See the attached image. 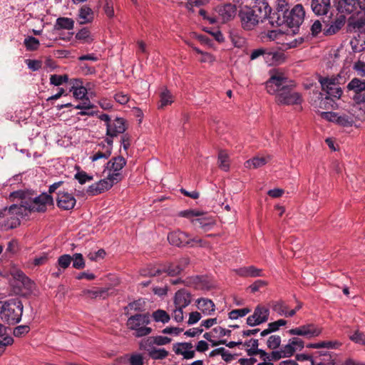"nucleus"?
<instances>
[{
	"instance_id": "nucleus-1",
	"label": "nucleus",
	"mask_w": 365,
	"mask_h": 365,
	"mask_svg": "<svg viewBox=\"0 0 365 365\" xmlns=\"http://www.w3.org/2000/svg\"><path fill=\"white\" fill-rule=\"evenodd\" d=\"M295 84L282 73L274 71L266 82V89L271 95H276L279 104L298 105L302 103V96L293 91Z\"/></svg>"
},
{
	"instance_id": "nucleus-2",
	"label": "nucleus",
	"mask_w": 365,
	"mask_h": 365,
	"mask_svg": "<svg viewBox=\"0 0 365 365\" xmlns=\"http://www.w3.org/2000/svg\"><path fill=\"white\" fill-rule=\"evenodd\" d=\"M305 11L302 4H297L290 9L286 0H277L275 10L269 16V24L272 27L286 25L292 29L294 34L304 21Z\"/></svg>"
},
{
	"instance_id": "nucleus-3",
	"label": "nucleus",
	"mask_w": 365,
	"mask_h": 365,
	"mask_svg": "<svg viewBox=\"0 0 365 365\" xmlns=\"http://www.w3.org/2000/svg\"><path fill=\"white\" fill-rule=\"evenodd\" d=\"M272 8L264 0H258L252 7L245 6L240 9L238 16L241 26L245 31L254 30L259 23L265 20L269 21Z\"/></svg>"
},
{
	"instance_id": "nucleus-4",
	"label": "nucleus",
	"mask_w": 365,
	"mask_h": 365,
	"mask_svg": "<svg viewBox=\"0 0 365 365\" xmlns=\"http://www.w3.org/2000/svg\"><path fill=\"white\" fill-rule=\"evenodd\" d=\"M23 309V304L18 298L3 302L0 310L1 319L9 324H16L21 319Z\"/></svg>"
},
{
	"instance_id": "nucleus-5",
	"label": "nucleus",
	"mask_w": 365,
	"mask_h": 365,
	"mask_svg": "<svg viewBox=\"0 0 365 365\" xmlns=\"http://www.w3.org/2000/svg\"><path fill=\"white\" fill-rule=\"evenodd\" d=\"M98 118L105 123L106 128L105 140L110 139L113 144V138L123 134L127 130L126 120L123 118L115 116L112 118L106 113L98 115Z\"/></svg>"
},
{
	"instance_id": "nucleus-6",
	"label": "nucleus",
	"mask_w": 365,
	"mask_h": 365,
	"mask_svg": "<svg viewBox=\"0 0 365 365\" xmlns=\"http://www.w3.org/2000/svg\"><path fill=\"white\" fill-rule=\"evenodd\" d=\"M150 323L149 314H136L130 317L126 322L128 329L133 331L135 337H143L149 335L153 329L148 325Z\"/></svg>"
},
{
	"instance_id": "nucleus-7",
	"label": "nucleus",
	"mask_w": 365,
	"mask_h": 365,
	"mask_svg": "<svg viewBox=\"0 0 365 365\" xmlns=\"http://www.w3.org/2000/svg\"><path fill=\"white\" fill-rule=\"evenodd\" d=\"M168 240L171 245L178 247H193V243L198 244L200 247H205L206 244L201 239L193 237L188 233L180 230L170 232L168 235Z\"/></svg>"
},
{
	"instance_id": "nucleus-8",
	"label": "nucleus",
	"mask_w": 365,
	"mask_h": 365,
	"mask_svg": "<svg viewBox=\"0 0 365 365\" xmlns=\"http://www.w3.org/2000/svg\"><path fill=\"white\" fill-rule=\"evenodd\" d=\"M340 76H322L318 77V81L321 85L322 91L326 94V96L334 98H340L343 91L339 86Z\"/></svg>"
},
{
	"instance_id": "nucleus-9",
	"label": "nucleus",
	"mask_w": 365,
	"mask_h": 365,
	"mask_svg": "<svg viewBox=\"0 0 365 365\" xmlns=\"http://www.w3.org/2000/svg\"><path fill=\"white\" fill-rule=\"evenodd\" d=\"M23 203L22 207H24L29 212H44L48 205L53 204V199L49 194L43 192L33 200L25 201Z\"/></svg>"
},
{
	"instance_id": "nucleus-10",
	"label": "nucleus",
	"mask_w": 365,
	"mask_h": 365,
	"mask_svg": "<svg viewBox=\"0 0 365 365\" xmlns=\"http://www.w3.org/2000/svg\"><path fill=\"white\" fill-rule=\"evenodd\" d=\"M337 11L341 15L358 14L365 11V1L359 0H334Z\"/></svg>"
},
{
	"instance_id": "nucleus-11",
	"label": "nucleus",
	"mask_w": 365,
	"mask_h": 365,
	"mask_svg": "<svg viewBox=\"0 0 365 365\" xmlns=\"http://www.w3.org/2000/svg\"><path fill=\"white\" fill-rule=\"evenodd\" d=\"M126 165L125 159L121 156H117L111 158L107 163V168L109 170V179L114 182H118L123 179L120 170Z\"/></svg>"
},
{
	"instance_id": "nucleus-12",
	"label": "nucleus",
	"mask_w": 365,
	"mask_h": 365,
	"mask_svg": "<svg viewBox=\"0 0 365 365\" xmlns=\"http://www.w3.org/2000/svg\"><path fill=\"white\" fill-rule=\"evenodd\" d=\"M56 205L63 210H70L74 208L76 200L74 196L65 190H59L57 192Z\"/></svg>"
},
{
	"instance_id": "nucleus-13",
	"label": "nucleus",
	"mask_w": 365,
	"mask_h": 365,
	"mask_svg": "<svg viewBox=\"0 0 365 365\" xmlns=\"http://www.w3.org/2000/svg\"><path fill=\"white\" fill-rule=\"evenodd\" d=\"M115 183L117 182L110 180L109 176L108 175L107 178L101 180L90 185L87 188V193L91 196L98 195L109 190Z\"/></svg>"
},
{
	"instance_id": "nucleus-14",
	"label": "nucleus",
	"mask_w": 365,
	"mask_h": 365,
	"mask_svg": "<svg viewBox=\"0 0 365 365\" xmlns=\"http://www.w3.org/2000/svg\"><path fill=\"white\" fill-rule=\"evenodd\" d=\"M219 19L222 23H226L234 19L237 13V7L232 4L220 5L216 8Z\"/></svg>"
},
{
	"instance_id": "nucleus-15",
	"label": "nucleus",
	"mask_w": 365,
	"mask_h": 365,
	"mask_svg": "<svg viewBox=\"0 0 365 365\" xmlns=\"http://www.w3.org/2000/svg\"><path fill=\"white\" fill-rule=\"evenodd\" d=\"M346 17L344 15L337 16L334 21L329 24H325L323 29L324 34L331 36L337 33L344 25Z\"/></svg>"
},
{
	"instance_id": "nucleus-16",
	"label": "nucleus",
	"mask_w": 365,
	"mask_h": 365,
	"mask_svg": "<svg viewBox=\"0 0 365 365\" xmlns=\"http://www.w3.org/2000/svg\"><path fill=\"white\" fill-rule=\"evenodd\" d=\"M346 88L349 91H352L354 92L355 95L354 96V100L357 103H362L356 99V97L363 95L364 93H365V80L354 78L347 84Z\"/></svg>"
},
{
	"instance_id": "nucleus-17",
	"label": "nucleus",
	"mask_w": 365,
	"mask_h": 365,
	"mask_svg": "<svg viewBox=\"0 0 365 365\" xmlns=\"http://www.w3.org/2000/svg\"><path fill=\"white\" fill-rule=\"evenodd\" d=\"M311 6L316 15H326L331 9V0H312Z\"/></svg>"
},
{
	"instance_id": "nucleus-18",
	"label": "nucleus",
	"mask_w": 365,
	"mask_h": 365,
	"mask_svg": "<svg viewBox=\"0 0 365 365\" xmlns=\"http://www.w3.org/2000/svg\"><path fill=\"white\" fill-rule=\"evenodd\" d=\"M191 302V294L185 289L178 290L174 298L175 307L185 308Z\"/></svg>"
},
{
	"instance_id": "nucleus-19",
	"label": "nucleus",
	"mask_w": 365,
	"mask_h": 365,
	"mask_svg": "<svg viewBox=\"0 0 365 365\" xmlns=\"http://www.w3.org/2000/svg\"><path fill=\"white\" fill-rule=\"evenodd\" d=\"M192 224L196 227L201 228L205 232L209 231L215 225L214 220L210 217L204 216L203 213L198 218L192 220Z\"/></svg>"
},
{
	"instance_id": "nucleus-20",
	"label": "nucleus",
	"mask_w": 365,
	"mask_h": 365,
	"mask_svg": "<svg viewBox=\"0 0 365 365\" xmlns=\"http://www.w3.org/2000/svg\"><path fill=\"white\" fill-rule=\"evenodd\" d=\"M197 308L201 310L203 314L210 315L215 311V304L209 299L200 298L197 300Z\"/></svg>"
},
{
	"instance_id": "nucleus-21",
	"label": "nucleus",
	"mask_w": 365,
	"mask_h": 365,
	"mask_svg": "<svg viewBox=\"0 0 365 365\" xmlns=\"http://www.w3.org/2000/svg\"><path fill=\"white\" fill-rule=\"evenodd\" d=\"M105 142L107 143L106 150H99L96 151V153H94L93 154V155L91 156L90 158L93 162L96 161L101 158L108 159L110 156V155L112 153V150H113L112 141L110 139H108V140H105Z\"/></svg>"
},
{
	"instance_id": "nucleus-22",
	"label": "nucleus",
	"mask_w": 365,
	"mask_h": 365,
	"mask_svg": "<svg viewBox=\"0 0 365 365\" xmlns=\"http://www.w3.org/2000/svg\"><path fill=\"white\" fill-rule=\"evenodd\" d=\"M78 17L81 19V24H87L93 21L94 19V13L91 7L83 5L80 9Z\"/></svg>"
},
{
	"instance_id": "nucleus-23",
	"label": "nucleus",
	"mask_w": 365,
	"mask_h": 365,
	"mask_svg": "<svg viewBox=\"0 0 365 365\" xmlns=\"http://www.w3.org/2000/svg\"><path fill=\"white\" fill-rule=\"evenodd\" d=\"M303 332V336L307 339H312L318 336L322 333V329L314 324H307L301 326Z\"/></svg>"
},
{
	"instance_id": "nucleus-24",
	"label": "nucleus",
	"mask_w": 365,
	"mask_h": 365,
	"mask_svg": "<svg viewBox=\"0 0 365 365\" xmlns=\"http://www.w3.org/2000/svg\"><path fill=\"white\" fill-rule=\"evenodd\" d=\"M83 295L91 299L103 298L108 296V289L95 288L93 289H84L82 292Z\"/></svg>"
},
{
	"instance_id": "nucleus-25",
	"label": "nucleus",
	"mask_w": 365,
	"mask_h": 365,
	"mask_svg": "<svg viewBox=\"0 0 365 365\" xmlns=\"http://www.w3.org/2000/svg\"><path fill=\"white\" fill-rule=\"evenodd\" d=\"M74 27V21L68 17H59L56 19L54 24V29L56 30H71Z\"/></svg>"
},
{
	"instance_id": "nucleus-26",
	"label": "nucleus",
	"mask_w": 365,
	"mask_h": 365,
	"mask_svg": "<svg viewBox=\"0 0 365 365\" xmlns=\"http://www.w3.org/2000/svg\"><path fill=\"white\" fill-rule=\"evenodd\" d=\"M285 59V56L281 51H269L265 56V61L269 64H280Z\"/></svg>"
},
{
	"instance_id": "nucleus-27",
	"label": "nucleus",
	"mask_w": 365,
	"mask_h": 365,
	"mask_svg": "<svg viewBox=\"0 0 365 365\" xmlns=\"http://www.w3.org/2000/svg\"><path fill=\"white\" fill-rule=\"evenodd\" d=\"M269 158L264 157H254L252 159L247 160L245 163V166L247 168H258L264 165L268 161Z\"/></svg>"
},
{
	"instance_id": "nucleus-28",
	"label": "nucleus",
	"mask_w": 365,
	"mask_h": 365,
	"mask_svg": "<svg viewBox=\"0 0 365 365\" xmlns=\"http://www.w3.org/2000/svg\"><path fill=\"white\" fill-rule=\"evenodd\" d=\"M255 316L259 321L261 324L266 322L268 320L269 315V310L265 307L258 305L254 310Z\"/></svg>"
},
{
	"instance_id": "nucleus-29",
	"label": "nucleus",
	"mask_w": 365,
	"mask_h": 365,
	"mask_svg": "<svg viewBox=\"0 0 365 365\" xmlns=\"http://www.w3.org/2000/svg\"><path fill=\"white\" fill-rule=\"evenodd\" d=\"M323 95L322 93H320L321 97L319 98V107L324 110L334 108L336 106V103L333 99L334 98L328 96L323 97Z\"/></svg>"
},
{
	"instance_id": "nucleus-30",
	"label": "nucleus",
	"mask_w": 365,
	"mask_h": 365,
	"mask_svg": "<svg viewBox=\"0 0 365 365\" xmlns=\"http://www.w3.org/2000/svg\"><path fill=\"white\" fill-rule=\"evenodd\" d=\"M20 225V220L18 217L11 214L10 217H8L1 225V229L4 230H9L17 227Z\"/></svg>"
},
{
	"instance_id": "nucleus-31",
	"label": "nucleus",
	"mask_w": 365,
	"mask_h": 365,
	"mask_svg": "<svg viewBox=\"0 0 365 365\" xmlns=\"http://www.w3.org/2000/svg\"><path fill=\"white\" fill-rule=\"evenodd\" d=\"M154 337L149 336L142 339L139 343L140 349L147 351L148 354L150 351H152L155 347V343H154Z\"/></svg>"
},
{
	"instance_id": "nucleus-32",
	"label": "nucleus",
	"mask_w": 365,
	"mask_h": 365,
	"mask_svg": "<svg viewBox=\"0 0 365 365\" xmlns=\"http://www.w3.org/2000/svg\"><path fill=\"white\" fill-rule=\"evenodd\" d=\"M152 317L155 322H162L163 324L168 323L170 319V315L163 309H157L156 311L153 312L152 314Z\"/></svg>"
},
{
	"instance_id": "nucleus-33",
	"label": "nucleus",
	"mask_w": 365,
	"mask_h": 365,
	"mask_svg": "<svg viewBox=\"0 0 365 365\" xmlns=\"http://www.w3.org/2000/svg\"><path fill=\"white\" fill-rule=\"evenodd\" d=\"M160 98V99L158 108H163L164 107L171 104L173 101L171 93L167 89L161 92Z\"/></svg>"
},
{
	"instance_id": "nucleus-34",
	"label": "nucleus",
	"mask_w": 365,
	"mask_h": 365,
	"mask_svg": "<svg viewBox=\"0 0 365 365\" xmlns=\"http://www.w3.org/2000/svg\"><path fill=\"white\" fill-rule=\"evenodd\" d=\"M192 283L197 289H210V286L206 281L205 278L202 276H195L192 278Z\"/></svg>"
},
{
	"instance_id": "nucleus-35",
	"label": "nucleus",
	"mask_w": 365,
	"mask_h": 365,
	"mask_svg": "<svg viewBox=\"0 0 365 365\" xmlns=\"http://www.w3.org/2000/svg\"><path fill=\"white\" fill-rule=\"evenodd\" d=\"M24 44L27 51H36L40 45L38 39L34 36H28L24 41Z\"/></svg>"
},
{
	"instance_id": "nucleus-36",
	"label": "nucleus",
	"mask_w": 365,
	"mask_h": 365,
	"mask_svg": "<svg viewBox=\"0 0 365 365\" xmlns=\"http://www.w3.org/2000/svg\"><path fill=\"white\" fill-rule=\"evenodd\" d=\"M73 267L77 269H83L86 266L85 260L81 253H75L71 256Z\"/></svg>"
},
{
	"instance_id": "nucleus-37",
	"label": "nucleus",
	"mask_w": 365,
	"mask_h": 365,
	"mask_svg": "<svg viewBox=\"0 0 365 365\" xmlns=\"http://www.w3.org/2000/svg\"><path fill=\"white\" fill-rule=\"evenodd\" d=\"M250 342H252V347H250V349H247V354L252 357L253 356H255V355H257V350H258V346H259V341L258 339H251L248 341H246L244 342L243 345L245 346H250Z\"/></svg>"
},
{
	"instance_id": "nucleus-38",
	"label": "nucleus",
	"mask_w": 365,
	"mask_h": 365,
	"mask_svg": "<svg viewBox=\"0 0 365 365\" xmlns=\"http://www.w3.org/2000/svg\"><path fill=\"white\" fill-rule=\"evenodd\" d=\"M76 38L82 41L84 43H91L93 41V38L91 36V32L87 28H83L76 34Z\"/></svg>"
},
{
	"instance_id": "nucleus-39",
	"label": "nucleus",
	"mask_w": 365,
	"mask_h": 365,
	"mask_svg": "<svg viewBox=\"0 0 365 365\" xmlns=\"http://www.w3.org/2000/svg\"><path fill=\"white\" fill-rule=\"evenodd\" d=\"M148 356L154 360H160L165 359L168 356V351L165 349L155 348L152 351H150Z\"/></svg>"
},
{
	"instance_id": "nucleus-40",
	"label": "nucleus",
	"mask_w": 365,
	"mask_h": 365,
	"mask_svg": "<svg viewBox=\"0 0 365 365\" xmlns=\"http://www.w3.org/2000/svg\"><path fill=\"white\" fill-rule=\"evenodd\" d=\"M71 261L72 259L70 255L65 254L61 255L57 260V267H59L63 270H65L70 266Z\"/></svg>"
},
{
	"instance_id": "nucleus-41",
	"label": "nucleus",
	"mask_w": 365,
	"mask_h": 365,
	"mask_svg": "<svg viewBox=\"0 0 365 365\" xmlns=\"http://www.w3.org/2000/svg\"><path fill=\"white\" fill-rule=\"evenodd\" d=\"M281 336L279 335H272L267 341V346L269 349L275 350L279 348L281 344Z\"/></svg>"
},
{
	"instance_id": "nucleus-42",
	"label": "nucleus",
	"mask_w": 365,
	"mask_h": 365,
	"mask_svg": "<svg viewBox=\"0 0 365 365\" xmlns=\"http://www.w3.org/2000/svg\"><path fill=\"white\" fill-rule=\"evenodd\" d=\"M103 11L106 16L109 19H113L115 16L114 11V1L113 0H105L104 5L103 6Z\"/></svg>"
},
{
	"instance_id": "nucleus-43",
	"label": "nucleus",
	"mask_w": 365,
	"mask_h": 365,
	"mask_svg": "<svg viewBox=\"0 0 365 365\" xmlns=\"http://www.w3.org/2000/svg\"><path fill=\"white\" fill-rule=\"evenodd\" d=\"M219 167L224 171L229 170L228 155L225 151H220L218 154Z\"/></svg>"
},
{
	"instance_id": "nucleus-44",
	"label": "nucleus",
	"mask_w": 365,
	"mask_h": 365,
	"mask_svg": "<svg viewBox=\"0 0 365 365\" xmlns=\"http://www.w3.org/2000/svg\"><path fill=\"white\" fill-rule=\"evenodd\" d=\"M163 272L162 269H155V267L153 265H148L146 268L142 269L140 271V273L142 276H157Z\"/></svg>"
},
{
	"instance_id": "nucleus-45",
	"label": "nucleus",
	"mask_w": 365,
	"mask_h": 365,
	"mask_svg": "<svg viewBox=\"0 0 365 365\" xmlns=\"http://www.w3.org/2000/svg\"><path fill=\"white\" fill-rule=\"evenodd\" d=\"M251 312L249 308H243L240 309H233L230 312H229V318L230 319H237L239 317H242L246 316L248 313Z\"/></svg>"
},
{
	"instance_id": "nucleus-46",
	"label": "nucleus",
	"mask_w": 365,
	"mask_h": 365,
	"mask_svg": "<svg viewBox=\"0 0 365 365\" xmlns=\"http://www.w3.org/2000/svg\"><path fill=\"white\" fill-rule=\"evenodd\" d=\"M336 123L344 127L351 126L354 123V120L351 117L347 115H339L336 118Z\"/></svg>"
},
{
	"instance_id": "nucleus-47",
	"label": "nucleus",
	"mask_w": 365,
	"mask_h": 365,
	"mask_svg": "<svg viewBox=\"0 0 365 365\" xmlns=\"http://www.w3.org/2000/svg\"><path fill=\"white\" fill-rule=\"evenodd\" d=\"M163 272H167L170 276H176L181 273L182 268H180L177 264L170 263L162 269Z\"/></svg>"
},
{
	"instance_id": "nucleus-48",
	"label": "nucleus",
	"mask_w": 365,
	"mask_h": 365,
	"mask_svg": "<svg viewBox=\"0 0 365 365\" xmlns=\"http://www.w3.org/2000/svg\"><path fill=\"white\" fill-rule=\"evenodd\" d=\"M71 91L73 96L78 99H83L87 93L86 88L83 86H73Z\"/></svg>"
},
{
	"instance_id": "nucleus-49",
	"label": "nucleus",
	"mask_w": 365,
	"mask_h": 365,
	"mask_svg": "<svg viewBox=\"0 0 365 365\" xmlns=\"http://www.w3.org/2000/svg\"><path fill=\"white\" fill-rule=\"evenodd\" d=\"M273 310L279 315H287V306L283 301H279L274 303L272 307Z\"/></svg>"
},
{
	"instance_id": "nucleus-50",
	"label": "nucleus",
	"mask_w": 365,
	"mask_h": 365,
	"mask_svg": "<svg viewBox=\"0 0 365 365\" xmlns=\"http://www.w3.org/2000/svg\"><path fill=\"white\" fill-rule=\"evenodd\" d=\"M202 215V212L200 211L194 210H186L181 211L179 213V216L182 217H186L187 219H190L192 222V220H194L195 217H200Z\"/></svg>"
},
{
	"instance_id": "nucleus-51",
	"label": "nucleus",
	"mask_w": 365,
	"mask_h": 365,
	"mask_svg": "<svg viewBox=\"0 0 365 365\" xmlns=\"http://www.w3.org/2000/svg\"><path fill=\"white\" fill-rule=\"evenodd\" d=\"M14 339L11 336H5L2 339H0V356H1L5 350L6 346L13 344Z\"/></svg>"
},
{
	"instance_id": "nucleus-52",
	"label": "nucleus",
	"mask_w": 365,
	"mask_h": 365,
	"mask_svg": "<svg viewBox=\"0 0 365 365\" xmlns=\"http://www.w3.org/2000/svg\"><path fill=\"white\" fill-rule=\"evenodd\" d=\"M75 179H76L80 184L83 185L86 182L91 181L93 180V176L88 175L84 171H80L75 175Z\"/></svg>"
},
{
	"instance_id": "nucleus-53",
	"label": "nucleus",
	"mask_w": 365,
	"mask_h": 365,
	"mask_svg": "<svg viewBox=\"0 0 365 365\" xmlns=\"http://www.w3.org/2000/svg\"><path fill=\"white\" fill-rule=\"evenodd\" d=\"M282 354H283V356H284L285 358H289L292 356L294 355V354L296 352V348L295 347H293L290 344L289 342L288 341V343L284 346H282L281 348H280Z\"/></svg>"
},
{
	"instance_id": "nucleus-54",
	"label": "nucleus",
	"mask_w": 365,
	"mask_h": 365,
	"mask_svg": "<svg viewBox=\"0 0 365 365\" xmlns=\"http://www.w3.org/2000/svg\"><path fill=\"white\" fill-rule=\"evenodd\" d=\"M349 339L356 344L365 345V334L358 330Z\"/></svg>"
},
{
	"instance_id": "nucleus-55",
	"label": "nucleus",
	"mask_w": 365,
	"mask_h": 365,
	"mask_svg": "<svg viewBox=\"0 0 365 365\" xmlns=\"http://www.w3.org/2000/svg\"><path fill=\"white\" fill-rule=\"evenodd\" d=\"M129 363L130 365H143L144 361L142 354H133L130 356Z\"/></svg>"
},
{
	"instance_id": "nucleus-56",
	"label": "nucleus",
	"mask_w": 365,
	"mask_h": 365,
	"mask_svg": "<svg viewBox=\"0 0 365 365\" xmlns=\"http://www.w3.org/2000/svg\"><path fill=\"white\" fill-rule=\"evenodd\" d=\"M19 210H21V207L15 204L11 205L9 208L5 207L2 210H0V218L5 217L6 212L10 214H17L19 212Z\"/></svg>"
},
{
	"instance_id": "nucleus-57",
	"label": "nucleus",
	"mask_w": 365,
	"mask_h": 365,
	"mask_svg": "<svg viewBox=\"0 0 365 365\" xmlns=\"http://www.w3.org/2000/svg\"><path fill=\"white\" fill-rule=\"evenodd\" d=\"M175 353L176 354H180L183 356V358L185 359H190L195 357V351L188 349V350H182L181 349H175Z\"/></svg>"
},
{
	"instance_id": "nucleus-58",
	"label": "nucleus",
	"mask_w": 365,
	"mask_h": 365,
	"mask_svg": "<svg viewBox=\"0 0 365 365\" xmlns=\"http://www.w3.org/2000/svg\"><path fill=\"white\" fill-rule=\"evenodd\" d=\"M289 344L296 348L297 350L301 351L304 346V342L302 339L298 337H293L288 341Z\"/></svg>"
},
{
	"instance_id": "nucleus-59",
	"label": "nucleus",
	"mask_w": 365,
	"mask_h": 365,
	"mask_svg": "<svg viewBox=\"0 0 365 365\" xmlns=\"http://www.w3.org/2000/svg\"><path fill=\"white\" fill-rule=\"evenodd\" d=\"M340 345H341V343L337 341H329L318 342L319 349H322V348L336 349L338 346H339Z\"/></svg>"
},
{
	"instance_id": "nucleus-60",
	"label": "nucleus",
	"mask_w": 365,
	"mask_h": 365,
	"mask_svg": "<svg viewBox=\"0 0 365 365\" xmlns=\"http://www.w3.org/2000/svg\"><path fill=\"white\" fill-rule=\"evenodd\" d=\"M30 328L27 325H20L16 327L14 330V335L16 337H20L22 335L27 334Z\"/></svg>"
},
{
	"instance_id": "nucleus-61",
	"label": "nucleus",
	"mask_w": 365,
	"mask_h": 365,
	"mask_svg": "<svg viewBox=\"0 0 365 365\" xmlns=\"http://www.w3.org/2000/svg\"><path fill=\"white\" fill-rule=\"evenodd\" d=\"M26 65L29 69L33 71H38L41 68V62L38 60L27 59L26 61Z\"/></svg>"
},
{
	"instance_id": "nucleus-62",
	"label": "nucleus",
	"mask_w": 365,
	"mask_h": 365,
	"mask_svg": "<svg viewBox=\"0 0 365 365\" xmlns=\"http://www.w3.org/2000/svg\"><path fill=\"white\" fill-rule=\"evenodd\" d=\"M354 69L357 72L359 76L365 77V62L358 61L354 63Z\"/></svg>"
},
{
	"instance_id": "nucleus-63",
	"label": "nucleus",
	"mask_w": 365,
	"mask_h": 365,
	"mask_svg": "<svg viewBox=\"0 0 365 365\" xmlns=\"http://www.w3.org/2000/svg\"><path fill=\"white\" fill-rule=\"evenodd\" d=\"M106 256V252L103 249H100L97 252H91L88 254V257L91 261H97L98 259H103Z\"/></svg>"
},
{
	"instance_id": "nucleus-64",
	"label": "nucleus",
	"mask_w": 365,
	"mask_h": 365,
	"mask_svg": "<svg viewBox=\"0 0 365 365\" xmlns=\"http://www.w3.org/2000/svg\"><path fill=\"white\" fill-rule=\"evenodd\" d=\"M267 52L268 51L267 49L262 48L255 49L252 51L250 54V59L255 60L261 56H262L265 59V56H267Z\"/></svg>"
}]
</instances>
